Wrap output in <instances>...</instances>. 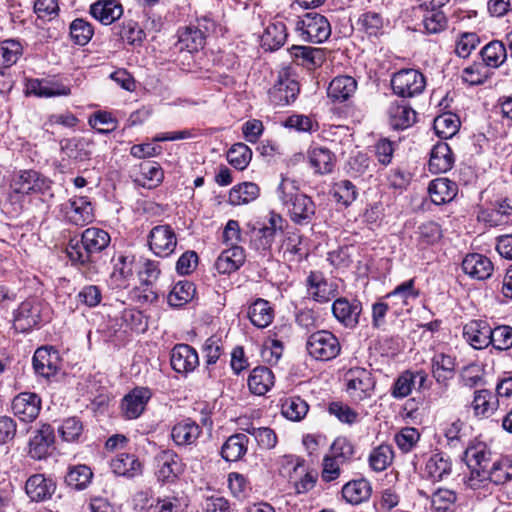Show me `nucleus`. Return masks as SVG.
Here are the masks:
<instances>
[{
  "label": "nucleus",
  "mask_w": 512,
  "mask_h": 512,
  "mask_svg": "<svg viewBox=\"0 0 512 512\" xmlns=\"http://www.w3.org/2000/svg\"><path fill=\"white\" fill-rule=\"evenodd\" d=\"M245 261V252L241 246L224 250L215 262L216 270L221 274H230L238 270Z\"/></svg>",
  "instance_id": "obj_28"
},
{
  "label": "nucleus",
  "mask_w": 512,
  "mask_h": 512,
  "mask_svg": "<svg viewBox=\"0 0 512 512\" xmlns=\"http://www.w3.org/2000/svg\"><path fill=\"white\" fill-rule=\"evenodd\" d=\"M201 432L200 426L195 421L185 419L173 426L171 437L179 446L191 445L196 442Z\"/></svg>",
  "instance_id": "obj_32"
},
{
  "label": "nucleus",
  "mask_w": 512,
  "mask_h": 512,
  "mask_svg": "<svg viewBox=\"0 0 512 512\" xmlns=\"http://www.w3.org/2000/svg\"><path fill=\"white\" fill-rule=\"evenodd\" d=\"M328 412L330 415L336 417L341 423L352 425L359 419V413L352 409L349 405L333 401L328 405Z\"/></svg>",
  "instance_id": "obj_60"
},
{
  "label": "nucleus",
  "mask_w": 512,
  "mask_h": 512,
  "mask_svg": "<svg viewBox=\"0 0 512 512\" xmlns=\"http://www.w3.org/2000/svg\"><path fill=\"white\" fill-rule=\"evenodd\" d=\"M108 232L101 228L85 229L80 240L71 239L66 247V254L72 264L77 266L87 277L98 273L96 262L99 254L110 244Z\"/></svg>",
  "instance_id": "obj_1"
},
{
  "label": "nucleus",
  "mask_w": 512,
  "mask_h": 512,
  "mask_svg": "<svg viewBox=\"0 0 512 512\" xmlns=\"http://www.w3.org/2000/svg\"><path fill=\"white\" fill-rule=\"evenodd\" d=\"M371 493L372 487L366 479L352 480L346 483L342 488L343 498L353 505L367 501Z\"/></svg>",
  "instance_id": "obj_37"
},
{
  "label": "nucleus",
  "mask_w": 512,
  "mask_h": 512,
  "mask_svg": "<svg viewBox=\"0 0 512 512\" xmlns=\"http://www.w3.org/2000/svg\"><path fill=\"white\" fill-rule=\"evenodd\" d=\"M275 240L273 228H254L251 232V246L257 251H267Z\"/></svg>",
  "instance_id": "obj_62"
},
{
  "label": "nucleus",
  "mask_w": 512,
  "mask_h": 512,
  "mask_svg": "<svg viewBox=\"0 0 512 512\" xmlns=\"http://www.w3.org/2000/svg\"><path fill=\"white\" fill-rule=\"evenodd\" d=\"M259 196V187L252 182L235 185L229 192L228 202L233 206L244 205L254 201Z\"/></svg>",
  "instance_id": "obj_42"
},
{
  "label": "nucleus",
  "mask_w": 512,
  "mask_h": 512,
  "mask_svg": "<svg viewBox=\"0 0 512 512\" xmlns=\"http://www.w3.org/2000/svg\"><path fill=\"white\" fill-rule=\"evenodd\" d=\"M112 471L119 476L134 477L141 472V463L134 454L119 453L110 463Z\"/></svg>",
  "instance_id": "obj_38"
},
{
  "label": "nucleus",
  "mask_w": 512,
  "mask_h": 512,
  "mask_svg": "<svg viewBox=\"0 0 512 512\" xmlns=\"http://www.w3.org/2000/svg\"><path fill=\"white\" fill-rule=\"evenodd\" d=\"M181 472L178 456L172 451H162V482H173Z\"/></svg>",
  "instance_id": "obj_58"
},
{
  "label": "nucleus",
  "mask_w": 512,
  "mask_h": 512,
  "mask_svg": "<svg viewBox=\"0 0 512 512\" xmlns=\"http://www.w3.org/2000/svg\"><path fill=\"white\" fill-rule=\"evenodd\" d=\"M299 92L300 86L295 79L281 76L269 90V99L276 106H285L294 102Z\"/></svg>",
  "instance_id": "obj_13"
},
{
  "label": "nucleus",
  "mask_w": 512,
  "mask_h": 512,
  "mask_svg": "<svg viewBox=\"0 0 512 512\" xmlns=\"http://www.w3.org/2000/svg\"><path fill=\"white\" fill-rule=\"evenodd\" d=\"M492 328L485 320H471L463 327V337L474 349H485L491 344Z\"/></svg>",
  "instance_id": "obj_14"
},
{
  "label": "nucleus",
  "mask_w": 512,
  "mask_h": 512,
  "mask_svg": "<svg viewBox=\"0 0 512 512\" xmlns=\"http://www.w3.org/2000/svg\"><path fill=\"white\" fill-rule=\"evenodd\" d=\"M33 367L35 372L44 378L54 376L59 370L57 351L46 347L38 348L33 356Z\"/></svg>",
  "instance_id": "obj_22"
},
{
  "label": "nucleus",
  "mask_w": 512,
  "mask_h": 512,
  "mask_svg": "<svg viewBox=\"0 0 512 512\" xmlns=\"http://www.w3.org/2000/svg\"><path fill=\"white\" fill-rule=\"evenodd\" d=\"M419 296V290L415 288V279H409L398 286L391 292H389L385 298L395 299V304H400V309L408 305L409 299H416Z\"/></svg>",
  "instance_id": "obj_52"
},
{
  "label": "nucleus",
  "mask_w": 512,
  "mask_h": 512,
  "mask_svg": "<svg viewBox=\"0 0 512 512\" xmlns=\"http://www.w3.org/2000/svg\"><path fill=\"white\" fill-rule=\"evenodd\" d=\"M247 316L255 327L266 328L274 319V310L269 301L258 298L249 306Z\"/></svg>",
  "instance_id": "obj_35"
},
{
  "label": "nucleus",
  "mask_w": 512,
  "mask_h": 512,
  "mask_svg": "<svg viewBox=\"0 0 512 512\" xmlns=\"http://www.w3.org/2000/svg\"><path fill=\"white\" fill-rule=\"evenodd\" d=\"M46 188H48L47 180L34 170L21 172L13 184L14 192L23 195L39 193Z\"/></svg>",
  "instance_id": "obj_24"
},
{
  "label": "nucleus",
  "mask_w": 512,
  "mask_h": 512,
  "mask_svg": "<svg viewBox=\"0 0 512 512\" xmlns=\"http://www.w3.org/2000/svg\"><path fill=\"white\" fill-rule=\"evenodd\" d=\"M307 157L314 172L321 175L331 173L336 163L335 154L323 146H310L307 151Z\"/></svg>",
  "instance_id": "obj_23"
},
{
  "label": "nucleus",
  "mask_w": 512,
  "mask_h": 512,
  "mask_svg": "<svg viewBox=\"0 0 512 512\" xmlns=\"http://www.w3.org/2000/svg\"><path fill=\"white\" fill-rule=\"evenodd\" d=\"M356 80L347 75L335 77L329 84L327 95L335 102L348 100L356 91Z\"/></svg>",
  "instance_id": "obj_31"
},
{
  "label": "nucleus",
  "mask_w": 512,
  "mask_h": 512,
  "mask_svg": "<svg viewBox=\"0 0 512 512\" xmlns=\"http://www.w3.org/2000/svg\"><path fill=\"white\" fill-rule=\"evenodd\" d=\"M252 159L251 149L244 143H236L227 152V160L237 170H244Z\"/></svg>",
  "instance_id": "obj_53"
},
{
  "label": "nucleus",
  "mask_w": 512,
  "mask_h": 512,
  "mask_svg": "<svg viewBox=\"0 0 512 512\" xmlns=\"http://www.w3.org/2000/svg\"><path fill=\"white\" fill-rule=\"evenodd\" d=\"M460 382L463 386L474 388L485 384L484 368L477 363H471L460 371Z\"/></svg>",
  "instance_id": "obj_56"
},
{
  "label": "nucleus",
  "mask_w": 512,
  "mask_h": 512,
  "mask_svg": "<svg viewBox=\"0 0 512 512\" xmlns=\"http://www.w3.org/2000/svg\"><path fill=\"white\" fill-rule=\"evenodd\" d=\"M69 34L76 45L85 46L92 39L94 28L88 21L77 18L70 23Z\"/></svg>",
  "instance_id": "obj_50"
},
{
  "label": "nucleus",
  "mask_w": 512,
  "mask_h": 512,
  "mask_svg": "<svg viewBox=\"0 0 512 512\" xmlns=\"http://www.w3.org/2000/svg\"><path fill=\"white\" fill-rule=\"evenodd\" d=\"M92 477L93 473L88 466L76 465L69 468L65 482L75 490H82L91 482Z\"/></svg>",
  "instance_id": "obj_51"
},
{
  "label": "nucleus",
  "mask_w": 512,
  "mask_h": 512,
  "mask_svg": "<svg viewBox=\"0 0 512 512\" xmlns=\"http://www.w3.org/2000/svg\"><path fill=\"white\" fill-rule=\"evenodd\" d=\"M151 392L144 387H137L130 391L121 402L122 414L126 419L138 418L144 411Z\"/></svg>",
  "instance_id": "obj_15"
},
{
  "label": "nucleus",
  "mask_w": 512,
  "mask_h": 512,
  "mask_svg": "<svg viewBox=\"0 0 512 512\" xmlns=\"http://www.w3.org/2000/svg\"><path fill=\"white\" fill-rule=\"evenodd\" d=\"M23 54L21 43L14 39L0 42V66L9 68L17 63Z\"/></svg>",
  "instance_id": "obj_49"
},
{
  "label": "nucleus",
  "mask_w": 512,
  "mask_h": 512,
  "mask_svg": "<svg viewBox=\"0 0 512 512\" xmlns=\"http://www.w3.org/2000/svg\"><path fill=\"white\" fill-rule=\"evenodd\" d=\"M65 219L72 225L85 226L94 221V209L86 196H73L62 205Z\"/></svg>",
  "instance_id": "obj_7"
},
{
  "label": "nucleus",
  "mask_w": 512,
  "mask_h": 512,
  "mask_svg": "<svg viewBox=\"0 0 512 512\" xmlns=\"http://www.w3.org/2000/svg\"><path fill=\"white\" fill-rule=\"evenodd\" d=\"M389 123L395 130H404L416 122V111L404 101H393L387 110Z\"/></svg>",
  "instance_id": "obj_19"
},
{
  "label": "nucleus",
  "mask_w": 512,
  "mask_h": 512,
  "mask_svg": "<svg viewBox=\"0 0 512 512\" xmlns=\"http://www.w3.org/2000/svg\"><path fill=\"white\" fill-rule=\"evenodd\" d=\"M170 364L175 372L188 374L199 366V356L192 346L176 344L170 351Z\"/></svg>",
  "instance_id": "obj_9"
},
{
  "label": "nucleus",
  "mask_w": 512,
  "mask_h": 512,
  "mask_svg": "<svg viewBox=\"0 0 512 512\" xmlns=\"http://www.w3.org/2000/svg\"><path fill=\"white\" fill-rule=\"evenodd\" d=\"M41 321V303L34 299L25 300L20 304L14 314V328L20 332H27Z\"/></svg>",
  "instance_id": "obj_12"
},
{
  "label": "nucleus",
  "mask_w": 512,
  "mask_h": 512,
  "mask_svg": "<svg viewBox=\"0 0 512 512\" xmlns=\"http://www.w3.org/2000/svg\"><path fill=\"white\" fill-rule=\"evenodd\" d=\"M88 122L92 128L102 134H108L117 127L116 119L111 113L106 111H97L93 113Z\"/></svg>",
  "instance_id": "obj_63"
},
{
  "label": "nucleus",
  "mask_w": 512,
  "mask_h": 512,
  "mask_svg": "<svg viewBox=\"0 0 512 512\" xmlns=\"http://www.w3.org/2000/svg\"><path fill=\"white\" fill-rule=\"evenodd\" d=\"M249 438L244 433H236L228 437L221 447V456L228 462L241 460L248 450Z\"/></svg>",
  "instance_id": "obj_29"
},
{
  "label": "nucleus",
  "mask_w": 512,
  "mask_h": 512,
  "mask_svg": "<svg viewBox=\"0 0 512 512\" xmlns=\"http://www.w3.org/2000/svg\"><path fill=\"white\" fill-rule=\"evenodd\" d=\"M277 194L293 223L307 225L312 222L316 205L311 197L299 191L293 181L283 179Z\"/></svg>",
  "instance_id": "obj_2"
},
{
  "label": "nucleus",
  "mask_w": 512,
  "mask_h": 512,
  "mask_svg": "<svg viewBox=\"0 0 512 512\" xmlns=\"http://www.w3.org/2000/svg\"><path fill=\"white\" fill-rule=\"evenodd\" d=\"M345 380L347 392L359 401L371 397L376 384L372 373L361 367L349 369L345 374Z\"/></svg>",
  "instance_id": "obj_6"
},
{
  "label": "nucleus",
  "mask_w": 512,
  "mask_h": 512,
  "mask_svg": "<svg viewBox=\"0 0 512 512\" xmlns=\"http://www.w3.org/2000/svg\"><path fill=\"white\" fill-rule=\"evenodd\" d=\"M499 400L487 389L477 390L474 393L472 407L477 416H490L498 408Z\"/></svg>",
  "instance_id": "obj_41"
},
{
  "label": "nucleus",
  "mask_w": 512,
  "mask_h": 512,
  "mask_svg": "<svg viewBox=\"0 0 512 512\" xmlns=\"http://www.w3.org/2000/svg\"><path fill=\"white\" fill-rule=\"evenodd\" d=\"M56 490V484L43 474L30 476L25 484V491L32 501L40 502L49 499Z\"/></svg>",
  "instance_id": "obj_20"
},
{
  "label": "nucleus",
  "mask_w": 512,
  "mask_h": 512,
  "mask_svg": "<svg viewBox=\"0 0 512 512\" xmlns=\"http://www.w3.org/2000/svg\"><path fill=\"white\" fill-rule=\"evenodd\" d=\"M361 312L362 303L356 299L348 300L340 297L332 304L333 316L346 328L353 329L359 324Z\"/></svg>",
  "instance_id": "obj_11"
},
{
  "label": "nucleus",
  "mask_w": 512,
  "mask_h": 512,
  "mask_svg": "<svg viewBox=\"0 0 512 512\" xmlns=\"http://www.w3.org/2000/svg\"><path fill=\"white\" fill-rule=\"evenodd\" d=\"M89 12L101 24L111 25L123 15V7L118 0H97Z\"/></svg>",
  "instance_id": "obj_21"
},
{
  "label": "nucleus",
  "mask_w": 512,
  "mask_h": 512,
  "mask_svg": "<svg viewBox=\"0 0 512 512\" xmlns=\"http://www.w3.org/2000/svg\"><path fill=\"white\" fill-rule=\"evenodd\" d=\"M307 351L315 359L329 361L336 358L341 345L338 338L330 331L320 330L311 334L307 341Z\"/></svg>",
  "instance_id": "obj_4"
},
{
  "label": "nucleus",
  "mask_w": 512,
  "mask_h": 512,
  "mask_svg": "<svg viewBox=\"0 0 512 512\" xmlns=\"http://www.w3.org/2000/svg\"><path fill=\"white\" fill-rule=\"evenodd\" d=\"M491 452L483 442L469 445L464 451V461L471 469V474L481 477L489 467Z\"/></svg>",
  "instance_id": "obj_16"
},
{
  "label": "nucleus",
  "mask_w": 512,
  "mask_h": 512,
  "mask_svg": "<svg viewBox=\"0 0 512 512\" xmlns=\"http://www.w3.org/2000/svg\"><path fill=\"white\" fill-rule=\"evenodd\" d=\"M92 140L85 137H73L61 142L62 152L70 159L85 161L91 156Z\"/></svg>",
  "instance_id": "obj_36"
},
{
  "label": "nucleus",
  "mask_w": 512,
  "mask_h": 512,
  "mask_svg": "<svg viewBox=\"0 0 512 512\" xmlns=\"http://www.w3.org/2000/svg\"><path fill=\"white\" fill-rule=\"evenodd\" d=\"M393 449L390 445H380L369 455V465L376 472L384 471L393 460Z\"/></svg>",
  "instance_id": "obj_54"
},
{
  "label": "nucleus",
  "mask_w": 512,
  "mask_h": 512,
  "mask_svg": "<svg viewBox=\"0 0 512 512\" xmlns=\"http://www.w3.org/2000/svg\"><path fill=\"white\" fill-rule=\"evenodd\" d=\"M432 375L437 383L446 385L454 377L456 362L451 355L436 353L431 359Z\"/></svg>",
  "instance_id": "obj_30"
},
{
  "label": "nucleus",
  "mask_w": 512,
  "mask_h": 512,
  "mask_svg": "<svg viewBox=\"0 0 512 512\" xmlns=\"http://www.w3.org/2000/svg\"><path fill=\"white\" fill-rule=\"evenodd\" d=\"M195 292L196 288L192 282L179 281L168 294V304L175 308L182 307L193 299Z\"/></svg>",
  "instance_id": "obj_43"
},
{
  "label": "nucleus",
  "mask_w": 512,
  "mask_h": 512,
  "mask_svg": "<svg viewBox=\"0 0 512 512\" xmlns=\"http://www.w3.org/2000/svg\"><path fill=\"white\" fill-rule=\"evenodd\" d=\"M205 39L206 37L200 27L188 26L183 31L179 32L175 47L179 51H187L189 53L197 52L204 47Z\"/></svg>",
  "instance_id": "obj_34"
},
{
  "label": "nucleus",
  "mask_w": 512,
  "mask_h": 512,
  "mask_svg": "<svg viewBox=\"0 0 512 512\" xmlns=\"http://www.w3.org/2000/svg\"><path fill=\"white\" fill-rule=\"evenodd\" d=\"M301 39L310 43H323L331 35V26L327 18L316 12H309L299 18L295 26Z\"/></svg>",
  "instance_id": "obj_3"
},
{
  "label": "nucleus",
  "mask_w": 512,
  "mask_h": 512,
  "mask_svg": "<svg viewBox=\"0 0 512 512\" xmlns=\"http://www.w3.org/2000/svg\"><path fill=\"white\" fill-rule=\"evenodd\" d=\"M274 385V374L270 368L259 366L254 368L248 377L249 390L258 396L265 395Z\"/></svg>",
  "instance_id": "obj_33"
},
{
  "label": "nucleus",
  "mask_w": 512,
  "mask_h": 512,
  "mask_svg": "<svg viewBox=\"0 0 512 512\" xmlns=\"http://www.w3.org/2000/svg\"><path fill=\"white\" fill-rule=\"evenodd\" d=\"M426 86L424 75L416 69H402L391 79V87L395 94L402 98H410L421 94Z\"/></svg>",
  "instance_id": "obj_5"
},
{
  "label": "nucleus",
  "mask_w": 512,
  "mask_h": 512,
  "mask_svg": "<svg viewBox=\"0 0 512 512\" xmlns=\"http://www.w3.org/2000/svg\"><path fill=\"white\" fill-rule=\"evenodd\" d=\"M290 54L294 59H301V65L308 68L320 66L324 61L323 50L309 46H292Z\"/></svg>",
  "instance_id": "obj_44"
},
{
  "label": "nucleus",
  "mask_w": 512,
  "mask_h": 512,
  "mask_svg": "<svg viewBox=\"0 0 512 512\" xmlns=\"http://www.w3.org/2000/svg\"><path fill=\"white\" fill-rule=\"evenodd\" d=\"M287 36L286 25L282 21L272 22L266 27L261 37L262 45L266 50H277L284 45Z\"/></svg>",
  "instance_id": "obj_39"
},
{
  "label": "nucleus",
  "mask_w": 512,
  "mask_h": 512,
  "mask_svg": "<svg viewBox=\"0 0 512 512\" xmlns=\"http://www.w3.org/2000/svg\"><path fill=\"white\" fill-rule=\"evenodd\" d=\"M417 235V241L419 245L426 247L428 245L437 243L442 237V232L440 226L437 223L428 221L418 227Z\"/></svg>",
  "instance_id": "obj_59"
},
{
  "label": "nucleus",
  "mask_w": 512,
  "mask_h": 512,
  "mask_svg": "<svg viewBox=\"0 0 512 512\" xmlns=\"http://www.w3.org/2000/svg\"><path fill=\"white\" fill-rule=\"evenodd\" d=\"M454 156L451 148L445 142L435 144L430 153L429 170L432 173H444L452 168Z\"/></svg>",
  "instance_id": "obj_26"
},
{
  "label": "nucleus",
  "mask_w": 512,
  "mask_h": 512,
  "mask_svg": "<svg viewBox=\"0 0 512 512\" xmlns=\"http://www.w3.org/2000/svg\"><path fill=\"white\" fill-rule=\"evenodd\" d=\"M451 472V459L443 453H435L425 464L424 477L432 482H439L446 479Z\"/></svg>",
  "instance_id": "obj_25"
},
{
  "label": "nucleus",
  "mask_w": 512,
  "mask_h": 512,
  "mask_svg": "<svg viewBox=\"0 0 512 512\" xmlns=\"http://www.w3.org/2000/svg\"><path fill=\"white\" fill-rule=\"evenodd\" d=\"M307 295L318 303H328L338 294V285L321 272L311 271L306 279Z\"/></svg>",
  "instance_id": "obj_8"
},
{
  "label": "nucleus",
  "mask_w": 512,
  "mask_h": 512,
  "mask_svg": "<svg viewBox=\"0 0 512 512\" xmlns=\"http://www.w3.org/2000/svg\"><path fill=\"white\" fill-rule=\"evenodd\" d=\"M462 270L473 279L485 280L492 275L494 266L488 257L471 253L463 259Z\"/></svg>",
  "instance_id": "obj_18"
},
{
  "label": "nucleus",
  "mask_w": 512,
  "mask_h": 512,
  "mask_svg": "<svg viewBox=\"0 0 512 512\" xmlns=\"http://www.w3.org/2000/svg\"><path fill=\"white\" fill-rule=\"evenodd\" d=\"M41 398L36 393L22 392L14 397L12 411L21 421L33 422L41 410Z\"/></svg>",
  "instance_id": "obj_10"
},
{
  "label": "nucleus",
  "mask_w": 512,
  "mask_h": 512,
  "mask_svg": "<svg viewBox=\"0 0 512 512\" xmlns=\"http://www.w3.org/2000/svg\"><path fill=\"white\" fill-rule=\"evenodd\" d=\"M481 57L488 67H499L507 57L506 48L501 41H491L481 50Z\"/></svg>",
  "instance_id": "obj_48"
},
{
  "label": "nucleus",
  "mask_w": 512,
  "mask_h": 512,
  "mask_svg": "<svg viewBox=\"0 0 512 512\" xmlns=\"http://www.w3.org/2000/svg\"><path fill=\"white\" fill-rule=\"evenodd\" d=\"M54 442V429L51 425H43L37 434L30 441V455L33 458L41 459Z\"/></svg>",
  "instance_id": "obj_40"
},
{
  "label": "nucleus",
  "mask_w": 512,
  "mask_h": 512,
  "mask_svg": "<svg viewBox=\"0 0 512 512\" xmlns=\"http://www.w3.org/2000/svg\"><path fill=\"white\" fill-rule=\"evenodd\" d=\"M159 274L158 262L145 259L142 269L139 271V277L143 285V298L146 301L156 302L158 300L157 282Z\"/></svg>",
  "instance_id": "obj_17"
},
{
  "label": "nucleus",
  "mask_w": 512,
  "mask_h": 512,
  "mask_svg": "<svg viewBox=\"0 0 512 512\" xmlns=\"http://www.w3.org/2000/svg\"><path fill=\"white\" fill-rule=\"evenodd\" d=\"M433 127L440 138L448 139L458 132L460 120L453 113H443L434 119Z\"/></svg>",
  "instance_id": "obj_46"
},
{
  "label": "nucleus",
  "mask_w": 512,
  "mask_h": 512,
  "mask_svg": "<svg viewBox=\"0 0 512 512\" xmlns=\"http://www.w3.org/2000/svg\"><path fill=\"white\" fill-rule=\"evenodd\" d=\"M245 431L254 437L261 449L270 450L277 444V435L269 427H254L251 425Z\"/></svg>",
  "instance_id": "obj_57"
},
{
  "label": "nucleus",
  "mask_w": 512,
  "mask_h": 512,
  "mask_svg": "<svg viewBox=\"0 0 512 512\" xmlns=\"http://www.w3.org/2000/svg\"><path fill=\"white\" fill-rule=\"evenodd\" d=\"M481 479H489L496 485H503L512 479V464L509 461H496L481 473Z\"/></svg>",
  "instance_id": "obj_47"
},
{
  "label": "nucleus",
  "mask_w": 512,
  "mask_h": 512,
  "mask_svg": "<svg viewBox=\"0 0 512 512\" xmlns=\"http://www.w3.org/2000/svg\"><path fill=\"white\" fill-rule=\"evenodd\" d=\"M58 432L64 441H77L83 433V423L78 417H69L59 426Z\"/></svg>",
  "instance_id": "obj_61"
},
{
  "label": "nucleus",
  "mask_w": 512,
  "mask_h": 512,
  "mask_svg": "<svg viewBox=\"0 0 512 512\" xmlns=\"http://www.w3.org/2000/svg\"><path fill=\"white\" fill-rule=\"evenodd\" d=\"M309 406L299 396H290L283 400L281 411L284 417L291 421H301L308 413Z\"/></svg>",
  "instance_id": "obj_45"
},
{
  "label": "nucleus",
  "mask_w": 512,
  "mask_h": 512,
  "mask_svg": "<svg viewBox=\"0 0 512 512\" xmlns=\"http://www.w3.org/2000/svg\"><path fill=\"white\" fill-rule=\"evenodd\" d=\"M354 454L355 447L353 443L346 437H337L330 447L329 455L342 462V464H347L352 461Z\"/></svg>",
  "instance_id": "obj_55"
},
{
  "label": "nucleus",
  "mask_w": 512,
  "mask_h": 512,
  "mask_svg": "<svg viewBox=\"0 0 512 512\" xmlns=\"http://www.w3.org/2000/svg\"><path fill=\"white\" fill-rule=\"evenodd\" d=\"M491 344L493 348L499 351H505L512 348V327L508 325H499L492 328Z\"/></svg>",
  "instance_id": "obj_64"
},
{
  "label": "nucleus",
  "mask_w": 512,
  "mask_h": 512,
  "mask_svg": "<svg viewBox=\"0 0 512 512\" xmlns=\"http://www.w3.org/2000/svg\"><path fill=\"white\" fill-rule=\"evenodd\" d=\"M428 192L431 201L436 205L451 202L458 193V186L448 178H437L430 182Z\"/></svg>",
  "instance_id": "obj_27"
}]
</instances>
